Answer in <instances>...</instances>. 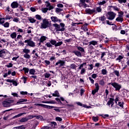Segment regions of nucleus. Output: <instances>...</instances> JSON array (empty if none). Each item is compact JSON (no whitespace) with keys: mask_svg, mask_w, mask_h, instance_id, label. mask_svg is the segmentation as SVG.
Wrapping results in <instances>:
<instances>
[{"mask_svg":"<svg viewBox=\"0 0 129 129\" xmlns=\"http://www.w3.org/2000/svg\"><path fill=\"white\" fill-rule=\"evenodd\" d=\"M36 72V71L34 69H30V70L29 71V73L30 74H31V75H34V74H35V73Z\"/></svg>","mask_w":129,"mask_h":129,"instance_id":"34","label":"nucleus"},{"mask_svg":"<svg viewBox=\"0 0 129 129\" xmlns=\"http://www.w3.org/2000/svg\"><path fill=\"white\" fill-rule=\"evenodd\" d=\"M63 11V9H60V8H56L55 12L56 13H60V12H62Z\"/></svg>","mask_w":129,"mask_h":129,"instance_id":"46","label":"nucleus"},{"mask_svg":"<svg viewBox=\"0 0 129 129\" xmlns=\"http://www.w3.org/2000/svg\"><path fill=\"white\" fill-rule=\"evenodd\" d=\"M85 1L86 0H80V2L81 4L83 6L84 8H89V6L87 5V4H85Z\"/></svg>","mask_w":129,"mask_h":129,"instance_id":"16","label":"nucleus"},{"mask_svg":"<svg viewBox=\"0 0 129 129\" xmlns=\"http://www.w3.org/2000/svg\"><path fill=\"white\" fill-rule=\"evenodd\" d=\"M47 39V37L43 36H41L40 38V43H43L44 41H46Z\"/></svg>","mask_w":129,"mask_h":129,"instance_id":"23","label":"nucleus"},{"mask_svg":"<svg viewBox=\"0 0 129 129\" xmlns=\"http://www.w3.org/2000/svg\"><path fill=\"white\" fill-rule=\"evenodd\" d=\"M73 53H74L76 56H77V57H82V54H81V52L78 50H74L73 51Z\"/></svg>","mask_w":129,"mask_h":129,"instance_id":"15","label":"nucleus"},{"mask_svg":"<svg viewBox=\"0 0 129 129\" xmlns=\"http://www.w3.org/2000/svg\"><path fill=\"white\" fill-rule=\"evenodd\" d=\"M45 4L46 8H49V7L51 5V4H50V3H49L48 1H46Z\"/></svg>","mask_w":129,"mask_h":129,"instance_id":"50","label":"nucleus"},{"mask_svg":"<svg viewBox=\"0 0 129 129\" xmlns=\"http://www.w3.org/2000/svg\"><path fill=\"white\" fill-rule=\"evenodd\" d=\"M55 120H57V121H62V118L60 117H56L55 118Z\"/></svg>","mask_w":129,"mask_h":129,"instance_id":"51","label":"nucleus"},{"mask_svg":"<svg viewBox=\"0 0 129 129\" xmlns=\"http://www.w3.org/2000/svg\"><path fill=\"white\" fill-rule=\"evenodd\" d=\"M113 101H114V100L112 98H110L109 100L108 101L107 103V105H108L109 106H110V104H111L113 102Z\"/></svg>","mask_w":129,"mask_h":129,"instance_id":"22","label":"nucleus"},{"mask_svg":"<svg viewBox=\"0 0 129 129\" xmlns=\"http://www.w3.org/2000/svg\"><path fill=\"white\" fill-rule=\"evenodd\" d=\"M35 18L37 20H42V17L39 15H36L35 16Z\"/></svg>","mask_w":129,"mask_h":129,"instance_id":"42","label":"nucleus"},{"mask_svg":"<svg viewBox=\"0 0 129 129\" xmlns=\"http://www.w3.org/2000/svg\"><path fill=\"white\" fill-rule=\"evenodd\" d=\"M48 27H50V23L47 19H43L41 25V29H47Z\"/></svg>","mask_w":129,"mask_h":129,"instance_id":"2","label":"nucleus"},{"mask_svg":"<svg viewBox=\"0 0 129 129\" xmlns=\"http://www.w3.org/2000/svg\"><path fill=\"white\" fill-rule=\"evenodd\" d=\"M96 11L98 12V13H100L101 12V8L100 7H97L96 8Z\"/></svg>","mask_w":129,"mask_h":129,"instance_id":"57","label":"nucleus"},{"mask_svg":"<svg viewBox=\"0 0 129 129\" xmlns=\"http://www.w3.org/2000/svg\"><path fill=\"white\" fill-rule=\"evenodd\" d=\"M14 100H8L7 101H5L3 102V105L4 107H10L13 105L12 103H13Z\"/></svg>","mask_w":129,"mask_h":129,"instance_id":"4","label":"nucleus"},{"mask_svg":"<svg viewBox=\"0 0 129 129\" xmlns=\"http://www.w3.org/2000/svg\"><path fill=\"white\" fill-rule=\"evenodd\" d=\"M45 46H46V47H47L48 48L53 47V46L51 45V44L49 42H47V43H46Z\"/></svg>","mask_w":129,"mask_h":129,"instance_id":"45","label":"nucleus"},{"mask_svg":"<svg viewBox=\"0 0 129 129\" xmlns=\"http://www.w3.org/2000/svg\"><path fill=\"white\" fill-rule=\"evenodd\" d=\"M108 85H111L115 89V90L119 91L120 90V88H121V85L118 84L116 82H111L108 84Z\"/></svg>","mask_w":129,"mask_h":129,"instance_id":"3","label":"nucleus"},{"mask_svg":"<svg viewBox=\"0 0 129 129\" xmlns=\"http://www.w3.org/2000/svg\"><path fill=\"white\" fill-rule=\"evenodd\" d=\"M27 101L26 99H20L17 102V104H20V103H22V102H26Z\"/></svg>","mask_w":129,"mask_h":129,"instance_id":"19","label":"nucleus"},{"mask_svg":"<svg viewBox=\"0 0 129 129\" xmlns=\"http://www.w3.org/2000/svg\"><path fill=\"white\" fill-rule=\"evenodd\" d=\"M50 43L51 44V45H53L55 47H59V46H61L62 44H63V42L59 41L58 42H57V41L54 39L50 40Z\"/></svg>","mask_w":129,"mask_h":129,"instance_id":"5","label":"nucleus"},{"mask_svg":"<svg viewBox=\"0 0 129 129\" xmlns=\"http://www.w3.org/2000/svg\"><path fill=\"white\" fill-rule=\"evenodd\" d=\"M99 19L102 22H104V21H105V20H106V18H105V17L104 16L100 17Z\"/></svg>","mask_w":129,"mask_h":129,"instance_id":"36","label":"nucleus"},{"mask_svg":"<svg viewBox=\"0 0 129 129\" xmlns=\"http://www.w3.org/2000/svg\"><path fill=\"white\" fill-rule=\"evenodd\" d=\"M77 104L78 105H79V106H82L83 107H85V108H91V106H87L85 104H82L80 102H77Z\"/></svg>","mask_w":129,"mask_h":129,"instance_id":"14","label":"nucleus"},{"mask_svg":"<svg viewBox=\"0 0 129 129\" xmlns=\"http://www.w3.org/2000/svg\"><path fill=\"white\" fill-rule=\"evenodd\" d=\"M21 94H22V95H26L27 94H28V92H24V91H22L20 92Z\"/></svg>","mask_w":129,"mask_h":129,"instance_id":"59","label":"nucleus"},{"mask_svg":"<svg viewBox=\"0 0 129 129\" xmlns=\"http://www.w3.org/2000/svg\"><path fill=\"white\" fill-rule=\"evenodd\" d=\"M4 26L5 27V28H9V27L10 26V23H9V22H6L4 24Z\"/></svg>","mask_w":129,"mask_h":129,"instance_id":"43","label":"nucleus"},{"mask_svg":"<svg viewBox=\"0 0 129 129\" xmlns=\"http://www.w3.org/2000/svg\"><path fill=\"white\" fill-rule=\"evenodd\" d=\"M11 7L12 9H17L19 7V4L17 2H13L11 5Z\"/></svg>","mask_w":129,"mask_h":129,"instance_id":"13","label":"nucleus"},{"mask_svg":"<svg viewBox=\"0 0 129 129\" xmlns=\"http://www.w3.org/2000/svg\"><path fill=\"white\" fill-rule=\"evenodd\" d=\"M11 38L12 39H16L17 38V33L16 32H13L10 35Z\"/></svg>","mask_w":129,"mask_h":129,"instance_id":"24","label":"nucleus"},{"mask_svg":"<svg viewBox=\"0 0 129 129\" xmlns=\"http://www.w3.org/2000/svg\"><path fill=\"white\" fill-rule=\"evenodd\" d=\"M17 32L19 33H24V30H23L22 29L19 28L17 30Z\"/></svg>","mask_w":129,"mask_h":129,"instance_id":"60","label":"nucleus"},{"mask_svg":"<svg viewBox=\"0 0 129 129\" xmlns=\"http://www.w3.org/2000/svg\"><path fill=\"white\" fill-rule=\"evenodd\" d=\"M51 126L53 128H56V126H57V123L56 122H51Z\"/></svg>","mask_w":129,"mask_h":129,"instance_id":"32","label":"nucleus"},{"mask_svg":"<svg viewBox=\"0 0 129 129\" xmlns=\"http://www.w3.org/2000/svg\"><path fill=\"white\" fill-rule=\"evenodd\" d=\"M117 22H122L123 21V18L121 17V15H118V17L116 19Z\"/></svg>","mask_w":129,"mask_h":129,"instance_id":"18","label":"nucleus"},{"mask_svg":"<svg viewBox=\"0 0 129 129\" xmlns=\"http://www.w3.org/2000/svg\"><path fill=\"white\" fill-rule=\"evenodd\" d=\"M23 53H25V54H29V53H30V49L25 48L23 50Z\"/></svg>","mask_w":129,"mask_h":129,"instance_id":"33","label":"nucleus"},{"mask_svg":"<svg viewBox=\"0 0 129 129\" xmlns=\"http://www.w3.org/2000/svg\"><path fill=\"white\" fill-rule=\"evenodd\" d=\"M59 67H62L65 65V60H59L57 62L55 63V66L59 65Z\"/></svg>","mask_w":129,"mask_h":129,"instance_id":"11","label":"nucleus"},{"mask_svg":"<svg viewBox=\"0 0 129 129\" xmlns=\"http://www.w3.org/2000/svg\"><path fill=\"white\" fill-rule=\"evenodd\" d=\"M5 20H11L13 19L12 16H10V15H7L5 18H4Z\"/></svg>","mask_w":129,"mask_h":129,"instance_id":"39","label":"nucleus"},{"mask_svg":"<svg viewBox=\"0 0 129 129\" xmlns=\"http://www.w3.org/2000/svg\"><path fill=\"white\" fill-rule=\"evenodd\" d=\"M29 120V118L27 117H23L20 120V122H26V121H28Z\"/></svg>","mask_w":129,"mask_h":129,"instance_id":"21","label":"nucleus"},{"mask_svg":"<svg viewBox=\"0 0 129 129\" xmlns=\"http://www.w3.org/2000/svg\"><path fill=\"white\" fill-rule=\"evenodd\" d=\"M24 43H27L28 46H29L30 47H34L36 46L35 42H34V41H32V39L26 40H25Z\"/></svg>","mask_w":129,"mask_h":129,"instance_id":"7","label":"nucleus"},{"mask_svg":"<svg viewBox=\"0 0 129 129\" xmlns=\"http://www.w3.org/2000/svg\"><path fill=\"white\" fill-rule=\"evenodd\" d=\"M83 30H84L85 32L88 31V29L87 28V27L86 26L83 27Z\"/></svg>","mask_w":129,"mask_h":129,"instance_id":"63","label":"nucleus"},{"mask_svg":"<svg viewBox=\"0 0 129 129\" xmlns=\"http://www.w3.org/2000/svg\"><path fill=\"white\" fill-rule=\"evenodd\" d=\"M42 11L43 13H44L45 14H46V13H47V11H49V8H42Z\"/></svg>","mask_w":129,"mask_h":129,"instance_id":"37","label":"nucleus"},{"mask_svg":"<svg viewBox=\"0 0 129 129\" xmlns=\"http://www.w3.org/2000/svg\"><path fill=\"white\" fill-rule=\"evenodd\" d=\"M42 129H51L50 127L47 126H44L42 127Z\"/></svg>","mask_w":129,"mask_h":129,"instance_id":"64","label":"nucleus"},{"mask_svg":"<svg viewBox=\"0 0 129 129\" xmlns=\"http://www.w3.org/2000/svg\"><path fill=\"white\" fill-rule=\"evenodd\" d=\"M13 85H15V86H17L18 85V83H17V81H13V82H12Z\"/></svg>","mask_w":129,"mask_h":129,"instance_id":"61","label":"nucleus"},{"mask_svg":"<svg viewBox=\"0 0 129 129\" xmlns=\"http://www.w3.org/2000/svg\"><path fill=\"white\" fill-rule=\"evenodd\" d=\"M107 73V71L105 69H103L102 70V74L103 75H105Z\"/></svg>","mask_w":129,"mask_h":129,"instance_id":"44","label":"nucleus"},{"mask_svg":"<svg viewBox=\"0 0 129 129\" xmlns=\"http://www.w3.org/2000/svg\"><path fill=\"white\" fill-rule=\"evenodd\" d=\"M89 45H93V46H95V45H97V41L93 40L90 42Z\"/></svg>","mask_w":129,"mask_h":129,"instance_id":"29","label":"nucleus"},{"mask_svg":"<svg viewBox=\"0 0 129 129\" xmlns=\"http://www.w3.org/2000/svg\"><path fill=\"white\" fill-rule=\"evenodd\" d=\"M44 76L45 78H49V77H50V74L46 73Z\"/></svg>","mask_w":129,"mask_h":129,"instance_id":"62","label":"nucleus"},{"mask_svg":"<svg viewBox=\"0 0 129 129\" xmlns=\"http://www.w3.org/2000/svg\"><path fill=\"white\" fill-rule=\"evenodd\" d=\"M104 81L103 80H101V81H99V84L100 85L103 86L104 85Z\"/></svg>","mask_w":129,"mask_h":129,"instance_id":"52","label":"nucleus"},{"mask_svg":"<svg viewBox=\"0 0 129 129\" xmlns=\"http://www.w3.org/2000/svg\"><path fill=\"white\" fill-rule=\"evenodd\" d=\"M118 1L120 4H122V3L125 4L126 3V0H118Z\"/></svg>","mask_w":129,"mask_h":129,"instance_id":"54","label":"nucleus"},{"mask_svg":"<svg viewBox=\"0 0 129 129\" xmlns=\"http://www.w3.org/2000/svg\"><path fill=\"white\" fill-rule=\"evenodd\" d=\"M6 67H8V68H11L13 67V63H9L6 66Z\"/></svg>","mask_w":129,"mask_h":129,"instance_id":"56","label":"nucleus"},{"mask_svg":"<svg viewBox=\"0 0 129 129\" xmlns=\"http://www.w3.org/2000/svg\"><path fill=\"white\" fill-rule=\"evenodd\" d=\"M77 49L80 52H83L84 53H85V50H84V48H83V47L81 46H78Z\"/></svg>","mask_w":129,"mask_h":129,"instance_id":"25","label":"nucleus"},{"mask_svg":"<svg viewBox=\"0 0 129 129\" xmlns=\"http://www.w3.org/2000/svg\"><path fill=\"white\" fill-rule=\"evenodd\" d=\"M6 56V50L3 49L0 50V57H3Z\"/></svg>","mask_w":129,"mask_h":129,"instance_id":"17","label":"nucleus"},{"mask_svg":"<svg viewBox=\"0 0 129 129\" xmlns=\"http://www.w3.org/2000/svg\"><path fill=\"white\" fill-rule=\"evenodd\" d=\"M23 56L26 59H30V58H31V55H30V54L28 53H25V54H24Z\"/></svg>","mask_w":129,"mask_h":129,"instance_id":"31","label":"nucleus"},{"mask_svg":"<svg viewBox=\"0 0 129 129\" xmlns=\"http://www.w3.org/2000/svg\"><path fill=\"white\" fill-rule=\"evenodd\" d=\"M37 104V105H39V106H43V107H44V108H48L49 109L55 108V107H54L53 106H49V105H44L43 104Z\"/></svg>","mask_w":129,"mask_h":129,"instance_id":"12","label":"nucleus"},{"mask_svg":"<svg viewBox=\"0 0 129 129\" xmlns=\"http://www.w3.org/2000/svg\"><path fill=\"white\" fill-rule=\"evenodd\" d=\"M5 18H0V24L2 25V24H4L5 23Z\"/></svg>","mask_w":129,"mask_h":129,"instance_id":"41","label":"nucleus"},{"mask_svg":"<svg viewBox=\"0 0 129 129\" xmlns=\"http://www.w3.org/2000/svg\"><path fill=\"white\" fill-rule=\"evenodd\" d=\"M35 117H36L37 119H39V120H44V118H43V116L41 115H35Z\"/></svg>","mask_w":129,"mask_h":129,"instance_id":"28","label":"nucleus"},{"mask_svg":"<svg viewBox=\"0 0 129 129\" xmlns=\"http://www.w3.org/2000/svg\"><path fill=\"white\" fill-rule=\"evenodd\" d=\"M52 96L59 97V96H60V95H59V92H58V91H55L54 92V93L52 94Z\"/></svg>","mask_w":129,"mask_h":129,"instance_id":"26","label":"nucleus"},{"mask_svg":"<svg viewBox=\"0 0 129 129\" xmlns=\"http://www.w3.org/2000/svg\"><path fill=\"white\" fill-rule=\"evenodd\" d=\"M89 66L90 68H88V70H92V69H93V64H89Z\"/></svg>","mask_w":129,"mask_h":129,"instance_id":"53","label":"nucleus"},{"mask_svg":"<svg viewBox=\"0 0 129 129\" xmlns=\"http://www.w3.org/2000/svg\"><path fill=\"white\" fill-rule=\"evenodd\" d=\"M22 70L24 71L25 74L26 73H29V71H30V70L27 68H23Z\"/></svg>","mask_w":129,"mask_h":129,"instance_id":"35","label":"nucleus"},{"mask_svg":"<svg viewBox=\"0 0 129 129\" xmlns=\"http://www.w3.org/2000/svg\"><path fill=\"white\" fill-rule=\"evenodd\" d=\"M86 71V70L84 68H82L81 71V74L83 75L85 74V72Z\"/></svg>","mask_w":129,"mask_h":129,"instance_id":"48","label":"nucleus"},{"mask_svg":"<svg viewBox=\"0 0 129 129\" xmlns=\"http://www.w3.org/2000/svg\"><path fill=\"white\" fill-rule=\"evenodd\" d=\"M13 22H15V23H19V21H20V19L17 18H15L13 20Z\"/></svg>","mask_w":129,"mask_h":129,"instance_id":"47","label":"nucleus"},{"mask_svg":"<svg viewBox=\"0 0 129 129\" xmlns=\"http://www.w3.org/2000/svg\"><path fill=\"white\" fill-rule=\"evenodd\" d=\"M106 22L107 25L113 26V24H112V22H109V21H108V20L106 21Z\"/></svg>","mask_w":129,"mask_h":129,"instance_id":"55","label":"nucleus"},{"mask_svg":"<svg viewBox=\"0 0 129 129\" xmlns=\"http://www.w3.org/2000/svg\"><path fill=\"white\" fill-rule=\"evenodd\" d=\"M52 26L54 27L56 32L58 31L59 32H63V31H65V24H64V23H60V25L55 23L53 24Z\"/></svg>","mask_w":129,"mask_h":129,"instance_id":"1","label":"nucleus"},{"mask_svg":"<svg viewBox=\"0 0 129 129\" xmlns=\"http://www.w3.org/2000/svg\"><path fill=\"white\" fill-rule=\"evenodd\" d=\"M29 22L32 23V24H33V23H36V20L34 19V18H30L29 19Z\"/></svg>","mask_w":129,"mask_h":129,"instance_id":"38","label":"nucleus"},{"mask_svg":"<svg viewBox=\"0 0 129 129\" xmlns=\"http://www.w3.org/2000/svg\"><path fill=\"white\" fill-rule=\"evenodd\" d=\"M23 114H26V113H19L18 115H16L13 116V119H15V118H17L18 117H21V116H22V115H23Z\"/></svg>","mask_w":129,"mask_h":129,"instance_id":"20","label":"nucleus"},{"mask_svg":"<svg viewBox=\"0 0 129 129\" xmlns=\"http://www.w3.org/2000/svg\"><path fill=\"white\" fill-rule=\"evenodd\" d=\"M77 67V66H76V65L74 63L71 64V66H70V68H71V69H74L75 70H76Z\"/></svg>","mask_w":129,"mask_h":129,"instance_id":"27","label":"nucleus"},{"mask_svg":"<svg viewBox=\"0 0 129 129\" xmlns=\"http://www.w3.org/2000/svg\"><path fill=\"white\" fill-rule=\"evenodd\" d=\"M51 20L53 23H58V22H59V23H61V20L58 19L56 16H52L51 17Z\"/></svg>","mask_w":129,"mask_h":129,"instance_id":"9","label":"nucleus"},{"mask_svg":"<svg viewBox=\"0 0 129 129\" xmlns=\"http://www.w3.org/2000/svg\"><path fill=\"white\" fill-rule=\"evenodd\" d=\"M115 16H116V14L112 12H109L108 13V19L110 20V21H112L115 18Z\"/></svg>","mask_w":129,"mask_h":129,"instance_id":"6","label":"nucleus"},{"mask_svg":"<svg viewBox=\"0 0 129 129\" xmlns=\"http://www.w3.org/2000/svg\"><path fill=\"white\" fill-rule=\"evenodd\" d=\"M84 65H86V62L83 63L82 64H81L80 65V66L79 67V69H82V68H83V66H84Z\"/></svg>","mask_w":129,"mask_h":129,"instance_id":"49","label":"nucleus"},{"mask_svg":"<svg viewBox=\"0 0 129 129\" xmlns=\"http://www.w3.org/2000/svg\"><path fill=\"white\" fill-rule=\"evenodd\" d=\"M85 12L89 15H92L94 13H95V9L92 10L90 9H86Z\"/></svg>","mask_w":129,"mask_h":129,"instance_id":"10","label":"nucleus"},{"mask_svg":"<svg viewBox=\"0 0 129 129\" xmlns=\"http://www.w3.org/2000/svg\"><path fill=\"white\" fill-rule=\"evenodd\" d=\"M95 86V89L92 91V94H93V95H94L96 92H98V90H99V85H98V83H96Z\"/></svg>","mask_w":129,"mask_h":129,"instance_id":"8","label":"nucleus"},{"mask_svg":"<svg viewBox=\"0 0 129 129\" xmlns=\"http://www.w3.org/2000/svg\"><path fill=\"white\" fill-rule=\"evenodd\" d=\"M114 73H115V75H116V76H119V72L117 71H114Z\"/></svg>","mask_w":129,"mask_h":129,"instance_id":"58","label":"nucleus"},{"mask_svg":"<svg viewBox=\"0 0 129 129\" xmlns=\"http://www.w3.org/2000/svg\"><path fill=\"white\" fill-rule=\"evenodd\" d=\"M123 59V56L119 55L118 57L116 59V61H118L120 62V60H122Z\"/></svg>","mask_w":129,"mask_h":129,"instance_id":"30","label":"nucleus"},{"mask_svg":"<svg viewBox=\"0 0 129 129\" xmlns=\"http://www.w3.org/2000/svg\"><path fill=\"white\" fill-rule=\"evenodd\" d=\"M92 119H93L95 122H96V121H98V117H92Z\"/></svg>","mask_w":129,"mask_h":129,"instance_id":"40","label":"nucleus"}]
</instances>
